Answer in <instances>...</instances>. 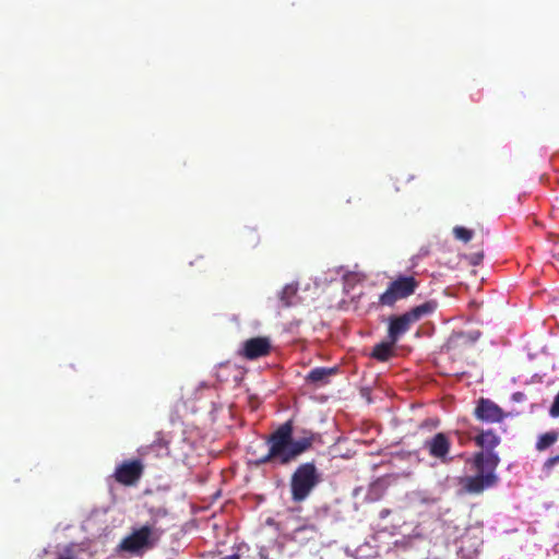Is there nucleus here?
I'll return each instance as SVG.
<instances>
[{
  "mask_svg": "<svg viewBox=\"0 0 559 559\" xmlns=\"http://www.w3.org/2000/svg\"><path fill=\"white\" fill-rule=\"evenodd\" d=\"M156 452L157 456H165L169 454L168 441L164 438H159L153 444L147 448V453Z\"/></svg>",
  "mask_w": 559,
  "mask_h": 559,
  "instance_id": "nucleus-17",
  "label": "nucleus"
},
{
  "mask_svg": "<svg viewBox=\"0 0 559 559\" xmlns=\"http://www.w3.org/2000/svg\"><path fill=\"white\" fill-rule=\"evenodd\" d=\"M118 550L130 554L140 552V528H133L132 533L120 542Z\"/></svg>",
  "mask_w": 559,
  "mask_h": 559,
  "instance_id": "nucleus-14",
  "label": "nucleus"
},
{
  "mask_svg": "<svg viewBox=\"0 0 559 559\" xmlns=\"http://www.w3.org/2000/svg\"><path fill=\"white\" fill-rule=\"evenodd\" d=\"M337 372V368L317 367L313 368L307 376L306 381L313 384H326L329 378Z\"/></svg>",
  "mask_w": 559,
  "mask_h": 559,
  "instance_id": "nucleus-12",
  "label": "nucleus"
},
{
  "mask_svg": "<svg viewBox=\"0 0 559 559\" xmlns=\"http://www.w3.org/2000/svg\"><path fill=\"white\" fill-rule=\"evenodd\" d=\"M424 448L429 455L439 460L442 464H449L453 461L450 456L451 440L444 432H438L424 443Z\"/></svg>",
  "mask_w": 559,
  "mask_h": 559,
  "instance_id": "nucleus-6",
  "label": "nucleus"
},
{
  "mask_svg": "<svg viewBox=\"0 0 559 559\" xmlns=\"http://www.w3.org/2000/svg\"><path fill=\"white\" fill-rule=\"evenodd\" d=\"M163 533L164 528L156 525V520L152 523L147 522L142 525V552L155 547Z\"/></svg>",
  "mask_w": 559,
  "mask_h": 559,
  "instance_id": "nucleus-10",
  "label": "nucleus"
},
{
  "mask_svg": "<svg viewBox=\"0 0 559 559\" xmlns=\"http://www.w3.org/2000/svg\"><path fill=\"white\" fill-rule=\"evenodd\" d=\"M499 462L500 459L495 452H476L473 457V466L477 471V474L462 477L459 480L464 492L479 495L485 489L493 487L498 481L495 471Z\"/></svg>",
  "mask_w": 559,
  "mask_h": 559,
  "instance_id": "nucleus-2",
  "label": "nucleus"
},
{
  "mask_svg": "<svg viewBox=\"0 0 559 559\" xmlns=\"http://www.w3.org/2000/svg\"><path fill=\"white\" fill-rule=\"evenodd\" d=\"M454 237L463 242H468L473 238V230L467 229L463 226H456L453 228Z\"/></svg>",
  "mask_w": 559,
  "mask_h": 559,
  "instance_id": "nucleus-18",
  "label": "nucleus"
},
{
  "mask_svg": "<svg viewBox=\"0 0 559 559\" xmlns=\"http://www.w3.org/2000/svg\"><path fill=\"white\" fill-rule=\"evenodd\" d=\"M474 416L484 423H501L506 414L503 409L489 399L481 397L474 409Z\"/></svg>",
  "mask_w": 559,
  "mask_h": 559,
  "instance_id": "nucleus-8",
  "label": "nucleus"
},
{
  "mask_svg": "<svg viewBox=\"0 0 559 559\" xmlns=\"http://www.w3.org/2000/svg\"><path fill=\"white\" fill-rule=\"evenodd\" d=\"M55 559H79L75 547L73 545H69L63 548L61 552L57 555Z\"/></svg>",
  "mask_w": 559,
  "mask_h": 559,
  "instance_id": "nucleus-19",
  "label": "nucleus"
},
{
  "mask_svg": "<svg viewBox=\"0 0 559 559\" xmlns=\"http://www.w3.org/2000/svg\"><path fill=\"white\" fill-rule=\"evenodd\" d=\"M271 340L267 336L251 337L242 343L239 355L247 360H255L270 355Z\"/></svg>",
  "mask_w": 559,
  "mask_h": 559,
  "instance_id": "nucleus-7",
  "label": "nucleus"
},
{
  "mask_svg": "<svg viewBox=\"0 0 559 559\" xmlns=\"http://www.w3.org/2000/svg\"><path fill=\"white\" fill-rule=\"evenodd\" d=\"M556 464H559V455H555V456L549 457V459L545 462V467H547V468H551V467H554Z\"/></svg>",
  "mask_w": 559,
  "mask_h": 559,
  "instance_id": "nucleus-21",
  "label": "nucleus"
},
{
  "mask_svg": "<svg viewBox=\"0 0 559 559\" xmlns=\"http://www.w3.org/2000/svg\"><path fill=\"white\" fill-rule=\"evenodd\" d=\"M475 443L481 449L486 450L485 453L493 452V449L499 445L500 438L493 432V430H481L475 438Z\"/></svg>",
  "mask_w": 559,
  "mask_h": 559,
  "instance_id": "nucleus-11",
  "label": "nucleus"
},
{
  "mask_svg": "<svg viewBox=\"0 0 559 559\" xmlns=\"http://www.w3.org/2000/svg\"><path fill=\"white\" fill-rule=\"evenodd\" d=\"M557 440H558V432H556V431L543 433L536 442V449L538 451H544V450L548 449L549 447H551Z\"/></svg>",
  "mask_w": 559,
  "mask_h": 559,
  "instance_id": "nucleus-16",
  "label": "nucleus"
},
{
  "mask_svg": "<svg viewBox=\"0 0 559 559\" xmlns=\"http://www.w3.org/2000/svg\"><path fill=\"white\" fill-rule=\"evenodd\" d=\"M222 559H240V556L238 554H234V555H230V556H226Z\"/></svg>",
  "mask_w": 559,
  "mask_h": 559,
  "instance_id": "nucleus-24",
  "label": "nucleus"
},
{
  "mask_svg": "<svg viewBox=\"0 0 559 559\" xmlns=\"http://www.w3.org/2000/svg\"><path fill=\"white\" fill-rule=\"evenodd\" d=\"M395 344L391 340L376 344L371 352V357L378 361H388L394 355Z\"/></svg>",
  "mask_w": 559,
  "mask_h": 559,
  "instance_id": "nucleus-15",
  "label": "nucleus"
},
{
  "mask_svg": "<svg viewBox=\"0 0 559 559\" xmlns=\"http://www.w3.org/2000/svg\"><path fill=\"white\" fill-rule=\"evenodd\" d=\"M115 478L118 483L129 486L140 478V460L126 462L117 467Z\"/></svg>",
  "mask_w": 559,
  "mask_h": 559,
  "instance_id": "nucleus-9",
  "label": "nucleus"
},
{
  "mask_svg": "<svg viewBox=\"0 0 559 559\" xmlns=\"http://www.w3.org/2000/svg\"><path fill=\"white\" fill-rule=\"evenodd\" d=\"M298 284L297 283H290L283 287V289L278 294V299L282 304V307L289 308L298 302Z\"/></svg>",
  "mask_w": 559,
  "mask_h": 559,
  "instance_id": "nucleus-13",
  "label": "nucleus"
},
{
  "mask_svg": "<svg viewBox=\"0 0 559 559\" xmlns=\"http://www.w3.org/2000/svg\"><path fill=\"white\" fill-rule=\"evenodd\" d=\"M321 481V473L313 461L301 463L290 476L292 500L297 503L305 501Z\"/></svg>",
  "mask_w": 559,
  "mask_h": 559,
  "instance_id": "nucleus-3",
  "label": "nucleus"
},
{
  "mask_svg": "<svg viewBox=\"0 0 559 559\" xmlns=\"http://www.w3.org/2000/svg\"><path fill=\"white\" fill-rule=\"evenodd\" d=\"M483 258H484V254H483V253H476V254H474V255L472 257V264H473V265H478V264L481 262Z\"/></svg>",
  "mask_w": 559,
  "mask_h": 559,
  "instance_id": "nucleus-22",
  "label": "nucleus"
},
{
  "mask_svg": "<svg viewBox=\"0 0 559 559\" xmlns=\"http://www.w3.org/2000/svg\"><path fill=\"white\" fill-rule=\"evenodd\" d=\"M549 414L551 417H559V391L555 396L554 403L549 409Z\"/></svg>",
  "mask_w": 559,
  "mask_h": 559,
  "instance_id": "nucleus-20",
  "label": "nucleus"
},
{
  "mask_svg": "<svg viewBox=\"0 0 559 559\" xmlns=\"http://www.w3.org/2000/svg\"><path fill=\"white\" fill-rule=\"evenodd\" d=\"M154 516H155V519L166 516V510L164 508H157L154 513Z\"/></svg>",
  "mask_w": 559,
  "mask_h": 559,
  "instance_id": "nucleus-23",
  "label": "nucleus"
},
{
  "mask_svg": "<svg viewBox=\"0 0 559 559\" xmlns=\"http://www.w3.org/2000/svg\"><path fill=\"white\" fill-rule=\"evenodd\" d=\"M314 440L316 435L311 431L299 439H294V421L288 419L267 436L269 451L257 459L254 463L257 466L267 463L288 465L309 451Z\"/></svg>",
  "mask_w": 559,
  "mask_h": 559,
  "instance_id": "nucleus-1",
  "label": "nucleus"
},
{
  "mask_svg": "<svg viewBox=\"0 0 559 559\" xmlns=\"http://www.w3.org/2000/svg\"><path fill=\"white\" fill-rule=\"evenodd\" d=\"M418 286L419 282L412 275L397 276L379 296L378 304L382 307H393L399 300L412 296Z\"/></svg>",
  "mask_w": 559,
  "mask_h": 559,
  "instance_id": "nucleus-5",
  "label": "nucleus"
},
{
  "mask_svg": "<svg viewBox=\"0 0 559 559\" xmlns=\"http://www.w3.org/2000/svg\"><path fill=\"white\" fill-rule=\"evenodd\" d=\"M438 304L435 300L426 301L411 310L389 318L388 340L397 343L402 335L409 331L411 326L420 320L424 316L432 313Z\"/></svg>",
  "mask_w": 559,
  "mask_h": 559,
  "instance_id": "nucleus-4",
  "label": "nucleus"
}]
</instances>
